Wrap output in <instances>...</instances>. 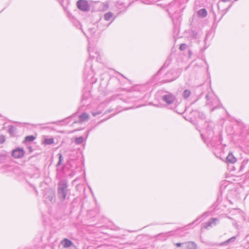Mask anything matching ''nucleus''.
<instances>
[{
  "instance_id": "f257e3e1",
  "label": "nucleus",
  "mask_w": 249,
  "mask_h": 249,
  "mask_svg": "<svg viewBox=\"0 0 249 249\" xmlns=\"http://www.w3.org/2000/svg\"><path fill=\"white\" fill-rule=\"evenodd\" d=\"M214 124L211 121L206 122L202 128V132L201 133V137L205 143L209 142V144L212 147L214 146L215 144H213V142L215 141V138L213 137V127Z\"/></svg>"
},
{
  "instance_id": "f03ea898",
  "label": "nucleus",
  "mask_w": 249,
  "mask_h": 249,
  "mask_svg": "<svg viewBox=\"0 0 249 249\" xmlns=\"http://www.w3.org/2000/svg\"><path fill=\"white\" fill-rule=\"evenodd\" d=\"M68 182L65 179L61 180L58 184L57 195L59 199L61 201L66 198L68 191Z\"/></svg>"
},
{
  "instance_id": "7ed1b4c3",
  "label": "nucleus",
  "mask_w": 249,
  "mask_h": 249,
  "mask_svg": "<svg viewBox=\"0 0 249 249\" xmlns=\"http://www.w3.org/2000/svg\"><path fill=\"white\" fill-rule=\"evenodd\" d=\"M186 232H184V230L182 229H178L176 231H171L168 232H166L164 233H160L158 235V237L159 238H162L163 237L164 238H167L168 236H170L172 235H177L179 236H184L186 235Z\"/></svg>"
},
{
  "instance_id": "20e7f679",
  "label": "nucleus",
  "mask_w": 249,
  "mask_h": 249,
  "mask_svg": "<svg viewBox=\"0 0 249 249\" xmlns=\"http://www.w3.org/2000/svg\"><path fill=\"white\" fill-rule=\"evenodd\" d=\"M162 99L168 106H170L174 104L176 100V97L174 94L170 92H167L162 96Z\"/></svg>"
},
{
  "instance_id": "39448f33",
  "label": "nucleus",
  "mask_w": 249,
  "mask_h": 249,
  "mask_svg": "<svg viewBox=\"0 0 249 249\" xmlns=\"http://www.w3.org/2000/svg\"><path fill=\"white\" fill-rule=\"evenodd\" d=\"M178 75L179 74L176 71L174 70H170L166 72L165 75V82H171L178 78Z\"/></svg>"
},
{
  "instance_id": "423d86ee",
  "label": "nucleus",
  "mask_w": 249,
  "mask_h": 249,
  "mask_svg": "<svg viewBox=\"0 0 249 249\" xmlns=\"http://www.w3.org/2000/svg\"><path fill=\"white\" fill-rule=\"evenodd\" d=\"M43 198L46 203H54L55 200L54 193L51 191L46 192L43 196Z\"/></svg>"
},
{
  "instance_id": "0eeeda50",
  "label": "nucleus",
  "mask_w": 249,
  "mask_h": 249,
  "mask_svg": "<svg viewBox=\"0 0 249 249\" xmlns=\"http://www.w3.org/2000/svg\"><path fill=\"white\" fill-rule=\"evenodd\" d=\"M77 6L79 9L84 12H88L89 10V6L85 0H79L77 2Z\"/></svg>"
},
{
  "instance_id": "6e6552de",
  "label": "nucleus",
  "mask_w": 249,
  "mask_h": 249,
  "mask_svg": "<svg viewBox=\"0 0 249 249\" xmlns=\"http://www.w3.org/2000/svg\"><path fill=\"white\" fill-rule=\"evenodd\" d=\"M25 154V151L23 148H17L13 150L12 152V156L16 159H19L22 158Z\"/></svg>"
},
{
  "instance_id": "1a4fd4ad",
  "label": "nucleus",
  "mask_w": 249,
  "mask_h": 249,
  "mask_svg": "<svg viewBox=\"0 0 249 249\" xmlns=\"http://www.w3.org/2000/svg\"><path fill=\"white\" fill-rule=\"evenodd\" d=\"M90 38L97 39L100 36V32L96 33V29L94 27L90 28L89 29Z\"/></svg>"
},
{
  "instance_id": "9d476101",
  "label": "nucleus",
  "mask_w": 249,
  "mask_h": 249,
  "mask_svg": "<svg viewBox=\"0 0 249 249\" xmlns=\"http://www.w3.org/2000/svg\"><path fill=\"white\" fill-rule=\"evenodd\" d=\"M114 19L115 18H113V19L111 21V22L107 24H105L103 23V21H99L98 22L97 24V28H98L100 32H101L107 29Z\"/></svg>"
},
{
  "instance_id": "9b49d317",
  "label": "nucleus",
  "mask_w": 249,
  "mask_h": 249,
  "mask_svg": "<svg viewBox=\"0 0 249 249\" xmlns=\"http://www.w3.org/2000/svg\"><path fill=\"white\" fill-rule=\"evenodd\" d=\"M18 169L17 167L10 165H5L3 166L1 168V170H2L3 172H16V170H17Z\"/></svg>"
},
{
  "instance_id": "f8f14e48",
  "label": "nucleus",
  "mask_w": 249,
  "mask_h": 249,
  "mask_svg": "<svg viewBox=\"0 0 249 249\" xmlns=\"http://www.w3.org/2000/svg\"><path fill=\"white\" fill-rule=\"evenodd\" d=\"M236 236H232V237L230 238V239L227 240L225 241H224L222 243H220L219 244V246H227L231 244H232L234 243L236 240Z\"/></svg>"
},
{
  "instance_id": "ddd939ff",
  "label": "nucleus",
  "mask_w": 249,
  "mask_h": 249,
  "mask_svg": "<svg viewBox=\"0 0 249 249\" xmlns=\"http://www.w3.org/2000/svg\"><path fill=\"white\" fill-rule=\"evenodd\" d=\"M185 249H197V246L196 243L192 241L185 242Z\"/></svg>"
},
{
  "instance_id": "4468645a",
  "label": "nucleus",
  "mask_w": 249,
  "mask_h": 249,
  "mask_svg": "<svg viewBox=\"0 0 249 249\" xmlns=\"http://www.w3.org/2000/svg\"><path fill=\"white\" fill-rule=\"evenodd\" d=\"M90 57L91 59L96 58L97 60L99 59V53L98 52H94L93 49L89 48L88 49Z\"/></svg>"
},
{
  "instance_id": "2eb2a0df",
  "label": "nucleus",
  "mask_w": 249,
  "mask_h": 249,
  "mask_svg": "<svg viewBox=\"0 0 249 249\" xmlns=\"http://www.w3.org/2000/svg\"><path fill=\"white\" fill-rule=\"evenodd\" d=\"M226 160L228 163H234L236 162L237 160L232 153H230L227 157Z\"/></svg>"
},
{
  "instance_id": "dca6fc26",
  "label": "nucleus",
  "mask_w": 249,
  "mask_h": 249,
  "mask_svg": "<svg viewBox=\"0 0 249 249\" xmlns=\"http://www.w3.org/2000/svg\"><path fill=\"white\" fill-rule=\"evenodd\" d=\"M90 97V93L89 92H85L83 94L81 102L83 105H88L87 103V101L89 99Z\"/></svg>"
},
{
  "instance_id": "f3484780",
  "label": "nucleus",
  "mask_w": 249,
  "mask_h": 249,
  "mask_svg": "<svg viewBox=\"0 0 249 249\" xmlns=\"http://www.w3.org/2000/svg\"><path fill=\"white\" fill-rule=\"evenodd\" d=\"M61 244L65 248H68L73 245L72 242L67 238L63 239L61 242Z\"/></svg>"
},
{
  "instance_id": "a211bd4d",
  "label": "nucleus",
  "mask_w": 249,
  "mask_h": 249,
  "mask_svg": "<svg viewBox=\"0 0 249 249\" xmlns=\"http://www.w3.org/2000/svg\"><path fill=\"white\" fill-rule=\"evenodd\" d=\"M218 221V219L216 218H213L209 221L205 223L204 225V228L207 229L209 227L212 226V224L215 225L216 222Z\"/></svg>"
},
{
  "instance_id": "6ab92c4d",
  "label": "nucleus",
  "mask_w": 249,
  "mask_h": 249,
  "mask_svg": "<svg viewBox=\"0 0 249 249\" xmlns=\"http://www.w3.org/2000/svg\"><path fill=\"white\" fill-rule=\"evenodd\" d=\"M197 15L199 18H204L207 15V11L205 8H202L197 12Z\"/></svg>"
},
{
  "instance_id": "aec40b11",
  "label": "nucleus",
  "mask_w": 249,
  "mask_h": 249,
  "mask_svg": "<svg viewBox=\"0 0 249 249\" xmlns=\"http://www.w3.org/2000/svg\"><path fill=\"white\" fill-rule=\"evenodd\" d=\"M79 118L80 121L85 122L89 120V115L86 113H83L79 115Z\"/></svg>"
},
{
  "instance_id": "412c9836",
  "label": "nucleus",
  "mask_w": 249,
  "mask_h": 249,
  "mask_svg": "<svg viewBox=\"0 0 249 249\" xmlns=\"http://www.w3.org/2000/svg\"><path fill=\"white\" fill-rule=\"evenodd\" d=\"M173 244L176 246L175 249H185V242L183 243H173Z\"/></svg>"
},
{
  "instance_id": "4be33fe9",
  "label": "nucleus",
  "mask_w": 249,
  "mask_h": 249,
  "mask_svg": "<svg viewBox=\"0 0 249 249\" xmlns=\"http://www.w3.org/2000/svg\"><path fill=\"white\" fill-rule=\"evenodd\" d=\"M113 14L111 12H108L105 14L104 17V19L105 21H109L111 18L113 17Z\"/></svg>"
},
{
  "instance_id": "5701e85b",
  "label": "nucleus",
  "mask_w": 249,
  "mask_h": 249,
  "mask_svg": "<svg viewBox=\"0 0 249 249\" xmlns=\"http://www.w3.org/2000/svg\"><path fill=\"white\" fill-rule=\"evenodd\" d=\"M191 91L189 89H185L182 93V97L184 99L188 98L191 95Z\"/></svg>"
},
{
  "instance_id": "b1692460",
  "label": "nucleus",
  "mask_w": 249,
  "mask_h": 249,
  "mask_svg": "<svg viewBox=\"0 0 249 249\" xmlns=\"http://www.w3.org/2000/svg\"><path fill=\"white\" fill-rule=\"evenodd\" d=\"M76 153L75 151H72L71 154L69 155V159L68 160V162L69 163L71 160H74L76 159V157L75 156V154Z\"/></svg>"
},
{
  "instance_id": "393cba45",
  "label": "nucleus",
  "mask_w": 249,
  "mask_h": 249,
  "mask_svg": "<svg viewBox=\"0 0 249 249\" xmlns=\"http://www.w3.org/2000/svg\"><path fill=\"white\" fill-rule=\"evenodd\" d=\"M84 141V138L82 136L75 138V143L77 144H81Z\"/></svg>"
},
{
  "instance_id": "a878e982",
  "label": "nucleus",
  "mask_w": 249,
  "mask_h": 249,
  "mask_svg": "<svg viewBox=\"0 0 249 249\" xmlns=\"http://www.w3.org/2000/svg\"><path fill=\"white\" fill-rule=\"evenodd\" d=\"M16 128L13 126V125H10L9 126V129H8V132L11 135H14L15 132H16Z\"/></svg>"
},
{
  "instance_id": "bb28decb",
  "label": "nucleus",
  "mask_w": 249,
  "mask_h": 249,
  "mask_svg": "<svg viewBox=\"0 0 249 249\" xmlns=\"http://www.w3.org/2000/svg\"><path fill=\"white\" fill-rule=\"evenodd\" d=\"M54 142V140L53 138L45 139L44 141V143L45 144H51Z\"/></svg>"
},
{
  "instance_id": "cd10ccee",
  "label": "nucleus",
  "mask_w": 249,
  "mask_h": 249,
  "mask_svg": "<svg viewBox=\"0 0 249 249\" xmlns=\"http://www.w3.org/2000/svg\"><path fill=\"white\" fill-rule=\"evenodd\" d=\"M35 139V137L33 135L28 136L25 138L24 141L28 142H33Z\"/></svg>"
},
{
  "instance_id": "c85d7f7f",
  "label": "nucleus",
  "mask_w": 249,
  "mask_h": 249,
  "mask_svg": "<svg viewBox=\"0 0 249 249\" xmlns=\"http://www.w3.org/2000/svg\"><path fill=\"white\" fill-rule=\"evenodd\" d=\"M58 155L59 158V161L56 165L57 166L61 165L62 164V162L63 160V157L62 156V155L60 153H59Z\"/></svg>"
},
{
  "instance_id": "c756f323",
  "label": "nucleus",
  "mask_w": 249,
  "mask_h": 249,
  "mask_svg": "<svg viewBox=\"0 0 249 249\" xmlns=\"http://www.w3.org/2000/svg\"><path fill=\"white\" fill-rule=\"evenodd\" d=\"M197 33L195 31H192L190 33V36L194 38H197Z\"/></svg>"
},
{
  "instance_id": "7c9ffc66",
  "label": "nucleus",
  "mask_w": 249,
  "mask_h": 249,
  "mask_svg": "<svg viewBox=\"0 0 249 249\" xmlns=\"http://www.w3.org/2000/svg\"><path fill=\"white\" fill-rule=\"evenodd\" d=\"M187 46L186 44L182 43V44H180V45L179 47V49L180 51H184L187 48Z\"/></svg>"
},
{
  "instance_id": "2f4dec72",
  "label": "nucleus",
  "mask_w": 249,
  "mask_h": 249,
  "mask_svg": "<svg viewBox=\"0 0 249 249\" xmlns=\"http://www.w3.org/2000/svg\"><path fill=\"white\" fill-rule=\"evenodd\" d=\"M206 99H207V105H211L212 102L211 101V98L209 94H207L205 96Z\"/></svg>"
},
{
  "instance_id": "473e14b6",
  "label": "nucleus",
  "mask_w": 249,
  "mask_h": 249,
  "mask_svg": "<svg viewBox=\"0 0 249 249\" xmlns=\"http://www.w3.org/2000/svg\"><path fill=\"white\" fill-rule=\"evenodd\" d=\"M6 155L4 154H0V161L2 162L5 160Z\"/></svg>"
},
{
  "instance_id": "72a5a7b5",
  "label": "nucleus",
  "mask_w": 249,
  "mask_h": 249,
  "mask_svg": "<svg viewBox=\"0 0 249 249\" xmlns=\"http://www.w3.org/2000/svg\"><path fill=\"white\" fill-rule=\"evenodd\" d=\"M231 4L229 6H228V7L226 9L222 10L223 14L222 15L221 18H222L223 17V16L228 12V11L231 8Z\"/></svg>"
},
{
  "instance_id": "f704fd0d",
  "label": "nucleus",
  "mask_w": 249,
  "mask_h": 249,
  "mask_svg": "<svg viewBox=\"0 0 249 249\" xmlns=\"http://www.w3.org/2000/svg\"><path fill=\"white\" fill-rule=\"evenodd\" d=\"M5 141V138L4 135L0 136V143H3Z\"/></svg>"
},
{
  "instance_id": "c9c22d12",
  "label": "nucleus",
  "mask_w": 249,
  "mask_h": 249,
  "mask_svg": "<svg viewBox=\"0 0 249 249\" xmlns=\"http://www.w3.org/2000/svg\"><path fill=\"white\" fill-rule=\"evenodd\" d=\"M86 67H88L89 68V69H91V61L90 60H88L87 61L86 64Z\"/></svg>"
},
{
  "instance_id": "e433bc0d",
  "label": "nucleus",
  "mask_w": 249,
  "mask_h": 249,
  "mask_svg": "<svg viewBox=\"0 0 249 249\" xmlns=\"http://www.w3.org/2000/svg\"><path fill=\"white\" fill-rule=\"evenodd\" d=\"M210 34L208 33L206 35V36H205V39H204V41L206 42V40L208 39L209 36H210Z\"/></svg>"
},
{
  "instance_id": "4c0bfd02",
  "label": "nucleus",
  "mask_w": 249,
  "mask_h": 249,
  "mask_svg": "<svg viewBox=\"0 0 249 249\" xmlns=\"http://www.w3.org/2000/svg\"><path fill=\"white\" fill-rule=\"evenodd\" d=\"M163 66L160 68V69L158 71V72L157 73V74L155 75V76H157L160 72V71L162 70L163 69Z\"/></svg>"
},
{
  "instance_id": "58836bf2",
  "label": "nucleus",
  "mask_w": 249,
  "mask_h": 249,
  "mask_svg": "<svg viewBox=\"0 0 249 249\" xmlns=\"http://www.w3.org/2000/svg\"><path fill=\"white\" fill-rule=\"evenodd\" d=\"M231 0H220V1H222V2H227V1H230Z\"/></svg>"
},
{
  "instance_id": "ea45409f",
  "label": "nucleus",
  "mask_w": 249,
  "mask_h": 249,
  "mask_svg": "<svg viewBox=\"0 0 249 249\" xmlns=\"http://www.w3.org/2000/svg\"><path fill=\"white\" fill-rule=\"evenodd\" d=\"M99 113L93 112V113H92V115H93V116H96V115H98Z\"/></svg>"
},
{
  "instance_id": "a19ab883",
  "label": "nucleus",
  "mask_w": 249,
  "mask_h": 249,
  "mask_svg": "<svg viewBox=\"0 0 249 249\" xmlns=\"http://www.w3.org/2000/svg\"><path fill=\"white\" fill-rule=\"evenodd\" d=\"M200 218V217H198L197 219H196V220L195 221H194L191 224H192L193 223H195L196 221H197L198 219H199Z\"/></svg>"
},
{
  "instance_id": "79ce46f5",
  "label": "nucleus",
  "mask_w": 249,
  "mask_h": 249,
  "mask_svg": "<svg viewBox=\"0 0 249 249\" xmlns=\"http://www.w3.org/2000/svg\"><path fill=\"white\" fill-rule=\"evenodd\" d=\"M29 150L30 151V152H31L32 151V147H29Z\"/></svg>"
},
{
  "instance_id": "37998d69",
  "label": "nucleus",
  "mask_w": 249,
  "mask_h": 249,
  "mask_svg": "<svg viewBox=\"0 0 249 249\" xmlns=\"http://www.w3.org/2000/svg\"><path fill=\"white\" fill-rule=\"evenodd\" d=\"M87 68H86L85 69V71H84V74H85V75H86V71H87Z\"/></svg>"
},
{
  "instance_id": "c03bdc74",
  "label": "nucleus",
  "mask_w": 249,
  "mask_h": 249,
  "mask_svg": "<svg viewBox=\"0 0 249 249\" xmlns=\"http://www.w3.org/2000/svg\"><path fill=\"white\" fill-rule=\"evenodd\" d=\"M200 117L202 118L203 117H204V115L203 113H201Z\"/></svg>"
},
{
  "instance_id": "a18cd8bd",
  "label": "nucleus",
  "mask_w": 249,
  "mask_h": 249,
  "mask_svg": "<svg viewBox=\"0 0 249 249\" xmlns=\"http://www.w3.org/2000/svg\"><path fill=\"white\" fill-rule=\"evenodd\" d=\"M89 131H88L86 135V138L88 137Z\"/></svg>"
},
{
  "instance_id": "49530a36",
  "label": "nucleus",
  "mask_w": 249,
  "mask_h": 249,
  "mask_svg": "<svg viewBox=\"0 0 249 249\" xmlns=\"http://www.w3.org/2000/svg\"><path fill=\"white\" fill-rule=\"evenodd\" d=\"M217 7H218V10H220V8H219V4H217Z\"/></svg>"
},
{
  "instance_id": "de8ad7c7",
  "label": "nucleus",
  "mask_w": 249,
  "mask_h": 249,
  "mask_svg": "<svg viewBox=\"0 0 249 249\" xmlns=\"http://www.w3.org/2000/svg\"><path fill=\"white\" fill-rule=\"evenodd\" d=\"M174 107H169V108H170V109H173L174 108Z\"/></svg>"
},
{
  "instance_id": "09e8293b",
  "label": "nucleus",
  "mask_w": 249,
  "mask_h": 249,
  "mask_svg": "<svg viewBox=\"0 0 249 249\" xmlns=\"http://www.w3.org/2000/svg\"><path fill=\"white\" fill-rule=\"evenodd\" d=\"M227 114H228V115H229L228 112H227Z\"/></svg>"
}]
</instances>
